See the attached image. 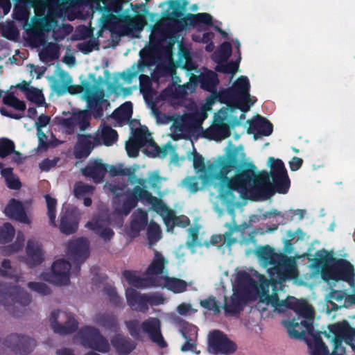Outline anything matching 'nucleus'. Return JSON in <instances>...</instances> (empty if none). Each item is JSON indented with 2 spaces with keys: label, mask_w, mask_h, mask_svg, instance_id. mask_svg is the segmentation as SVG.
I'll return each mask as SVG.
<instances>
[{
  "label": "nucleus",
  "mask_w": 355,
  "mask_h": 355,
  "mask_svg": "<svg viewBox=\"0 0 355 355\" xmlns=\"http://www.w3.org/2000/svg\"><path fill=\"white\" fill-rule=\"evenodd\" d=\"M67 256L71 262L64 259L56 260L52 264L51 272L42 274V279L55 285L62 286L69 284L70 275L78 277L81 265L89 256L88 241L81 237L69 241Z\"/></svg>",
  "instance_id": "1"
},
{
  "label": "nucleus",
  "mask_w": 355,
  "mask_h": 355,
  "mask_svg": "<svg viewBox=\"0 0 355 355\" xmlns=\"http://www.w3.org/2000/svg\"><path fill=\"white\" fill-rule=\"evenodd\" d=\"M245 159V154L243 152L242 146L230 148L226 153V157L218 159L216 162H213L206 168L205 176L206 180H220L225 184V188L222 186L220 190V196L225 200L234 198V192L235 190H231L230 184L232 178L227 177V175L233 168H240L241 162Z\"/></svg>",
  "instance_id": "2"
},
{
  "label": "nucleus",
  "mask_w": 355,
  "mask_h": 355,
  "mask_svg": "<svg viewBox=\"0 0 355 355\" xmlns=\"http://www.w3.org/2000/svg\"><path fill=\"white\" fill-rule=\"evenodd\" d=\"M59 76L64 83L56 81L53 84V90L58 95H63L66 92L71 94H79L85 92V98L87 103V107L92 112L95 119L101 118L103 115V103L105 100L104 91L96 85H92L89 83L85 81L81 85H69L72 78L69 74L64 71H60Z\"/></svg>",
  "instance_id": "3"
},
{
  "label": "nucleus",
  "mask_w": 355,
  "mask_h": 355,
  "mask_svg": "<svg viewBox=\"0 0 355 355\" xmlns=\"http://www.w3.org/2000/svg\"><path fill=\"white\" fill-rule=\"evenodd\" d=\"M257 255L265 266H271L268 272L275 286L286 279L297 277L296 262L293 258L275 252V249L268 245L260 247Z\"/></svg>",
  "instance_id": "4"
},
{
  "label": "nucleus",
  "mask_w": 355,
  "mask_h": 355,
  "mask_svg": "<svg viewBox=\"0 0 355 355\" xmlns=\"http://www.w3.org/2000/svg\"><path fill=\"white\" fill-rule=\"evenodd\" d=\"M284 307L293 310L298 315L297 320H284V326L286 328L290 337L293 338H303L305 334H313L314 327V309L305 300H299L293 298V300H284Z\"/></svg>",
  "instance_id": "5"
},
{
  "label": "nucleus",
  "mask_w": 355,
  "mask_h": 355,
  "mask_svg": "<svg viewBox=\"0 0 355 355\" xmlns=\"http://www.w3.org/2000/svg\"><path fill=\"white\" fill-rule=\"evenodd\" d=\"M166 3L168 5V8L165 12L164 18L169 21L171 26L177 31H182L189 26L213 25V18L207 12L188 13L183 17L189 4L187 0H168L167 2L161 3L159 6Z\"/></svg>",
  "instance_id": "6"
},
{
  "label": "nucleus",
  "mask_w": 355,
  "mask_h": 355,
  "mask_svg": "<svg viewBox=\"0 0 355 355\" xmlns=\"http://www.w3.org/2000/svg\"><path fill=\"white\" fill-rule=\"evenodd\" d=\"M270 173L266 171L257 173V167L252 162H241L240 168L236 171L230 184L231 190H235L241 195L259 191V188L270 182Z\"/></svg>",
  "instance_id": "7"
},
{
  "label": "nucleus",
  "mask_w": 355,
  "mask_h": 355,
  "mask_svg": "<svg viewBox=\"0 0 355 355\" xmlns=\"http://www.w3.org/2000/svg\"><path fill=\"white\" fill-rule=\"evenodd\" d=\"M257 282L248 273L238 275L237 288L230 299L225 296L223 308L226 315H234L243 311L245 304L252 299L256 291Z\"/></svg>",
  "instance_id": "8"
},
{
  "label": "nucleus",
  "mask_w": 355,
  "mask_h": 355,
  "mask_svg": "<svg viewBox=\"0 0 355 355\" xmlns=\"http://www.w3.org/2000/svg\"><path fill=\"white\" fill-rule=\"evenodd\" d=\"M319 262L322 265L321 276L324 280H343L348 283L354 281L355 269L347 259L330 256L321 258Z\"/></svg>",
  "instance_id": "9"
},
{
  "label": "nucleus",
  "mask_w": 355,
  "mask_h": 355,
  "mask_svg": "<svg viewBox=\"0 0 355 355\" xmlns=\"http://www.w3.org/2000/svg\"><path fill=\"white\" fill-rule=\"evenodd\" d=\"M129 334L136 340H141V329L147 334L152 342L156 343L160 348L167 347L161 333V322L157 318H149L141 324L137 319L129 320L125 322Z\"/></svg>",
  "instance_id": "10"
},
{
  "label": "nucleus",
  "mask_w": 355,
  "mask_h": 355,
  "mask_svg": "<svg viewBox=\"0 0 355 355\" xmlns=\"http://www.w3.org/2000/svg\"><path fill=\"white\" fill-rule=\"evenodd\" d=\"M139 201H146L156 209L164 210L166 208L162 200L153 196L144 188L135 186L132 190L128 191L121 207L116 208V211L119 214L128 216L132 209L137 206Z\"/></svg>",
  "instance_id": "11"
},
{
  "label": "nucleus",
  "mask_w": 355,
  "mask_h": 355,
  "mask_svg": "<svg viewBox=\"0 0 355 355\" xmlns=\"http://www.w3.org/2000/svg\"><path fill=\"white\" fill-rule=\"evenodd\" d=\"M31 302V296L24 289L11 283H0V304L9 310L12 306H26Z\"/></svg>",
  "instance_id": "12"
},
{
  "label": "nucleus",
  "mask_w": 355,
  "mask_h": 355,
  "mask_svg": "<svg viewBox=\"0 0 355 355\" xmlns=\"http://www.w3.org/2000/svg\"><path fill=\"white\" fill-rule=\"evenodd\" d=\"M329 332L334 334L332 338L334 349L331 355H344L345 349L343 346L345 340L347 343H350L355 337V329L352 327L349 323L343 320L329 326Z\"/></svg>",
  "instance_id": "13"
},
{
  "label": "nucleus",
  "mask_w": 355,
  "mask_h": 355,
  "mask_svg": "<svg viewBox=\"0 0 355 355\" xmlns=\"http://www.w3.org/2000/svg\"><path fill=\"white\" fill-rule=\"evenodd\" d=\"M78 336L81 340V344L86 348L101 353H107L110 349L108 340L95 327L85 326L81 328Z\"/></svg>",
  "instance_id": "14"
},
{
  "label": "nucleus",
  "mask_w": 355,
  "mask_h": 355,
  "mask_svg": "<svg viewBox=\"0 0 355 355\" xmlns=\"http://www.w3.org/2000/svg\"><path fill=\"white\" fill-rule=\"evenodd\" d=\"M227 110H220L214 116L212 125L203 132V137L216 141H222L230 136V125L226 123Z\"/></svg>",
  "instance_id": "15"
},
{
  "label": "nucleus",
  "mask_w": 355,
  "mask_h": 355,
  "mask_svg": "<svg viewBox=\"0 0 355 355\" xmlns=\"http://www.w3.org/2000/svg\"><path fill=\"white\" fill-rule=\"evenodd\" d=\"M16 3L12 11V18L18 21L23 22L24 26H30L29 17L30 8L44 9L46 0H14Z\"/></svg>",
  "instance_id": "16"
},
{
  "label": "nucleus",
  "mask_w": 355,
  "mask_h": 355,
  "mask_svg": "<svg viewBox=\"0 0 355 355\" xmlns=\"http://www.w3.org/2000/svg\"><path fill=\"white\" fill-rule=\"evenodd\" d=\"M3 345L16 354L26 355L36 346V341L26 336L11 334L3 341Z\"/></svg>",
  "instance_id": "17"
},
{
  "label": "nucleus",
  "mask_w": 355,
  "mask_h": 355,
  "mask_svg": "<svg viewBox=\"0 0 355 355\" xmlns=\"http://www.w3.org/2000/svg\"><path fill=\"white\" fill-rule=\"evenodd\" d=\"M209 345L216 354H227L236 350V345L218 330H214L210 334Z\"/></svg>",
  "instance_id": "18"
},
{
  "label": "nucleus",
  "mask_w": 355,
  "mask_h": 355,
  "mask_svg": "<svg viewBox=\"0 0 355 355\" xmlns=\"http://www.w3.org/2000/svg\"><path fill=\"white\" fill-rule=\"evenodd\" d=\"M60 313V310H54L51 313L49 321L53 331L60 335H68L76 331L78 322L74 317L70 313H66L67 321L62 324L58 321Z\"/></svg>",
  "instance_id": "19"
},
{
  "label": "nucleus",
  "mask_w": 355,
  "mask_h": 355,
  "mask_svg": "<svg viewBox=\"0 0 355 355\" xmlns=\"http://www.w3.org/2000/svg\"><path fill=\"white\" fill-rule=\"evenodd\" d=\"M79 225V214L76 208H67L60 214L59 229L61 233L71 235L76 233Z\"/></svg>",
  "instance_id": "20"
},
{
  "label": "nucleus",
  "mask_w": 355,
  "mask_h": 355,
  "mask_svg": "<svg viewBox=\"0 0 355 355\" xmlns=\"http://www.w3.org/2000/svg\"><path fill=\"white\" fill-rule=\"evenodd\" d=\"M98 146L95 136L89 134L77 135V141L74 145L73 155L76 159H83L89 157L95 146Z\"/></svg>",
  "instance_id": "21"
},
{
  "label": "nucleus",
  "mask_w": 355,
  "mask_h": 355,
  "mask_svg": "<svg viewBox=\"0 0 355 355\" xmlns=\"http://www.w3.org/2000/svg\"><path fill=\"white\" fill-rule=\"evenodd\" d=\"M149 136H150V135L148 130L146 126H144L136 128L132 132V139L143 147L146 146L153 147L154 148V151L150 153L152 157H155L160 155L165 156L166 155V150L161 149L152 138H148Z\"/></svg>",
  "instance_id": "22"
},
{
  "label": "nucleus",
  "mask_w": 355,
  "mask_h": 355,
  "mask_svg": "<svg viewBox=\"0 0 355 355\" xmlns=\"http://www.w3.org/2000/svg\"><path fill=\"white\" fill-rule=\"evenodd\" d=\"M80 171L85 177L92 178L96 183H100L103 180L107 172V165L103 163L102 159H97L94 161H90Z\"/></svg>",
  "instance_id": "23"
},
{
  "label": "nucleus",
  "mask_w": 355,
  "mask_h": 355,
  "mask_svg": "<svg viewBox=\"0 0 355 355\" xmlns=\"http://www.w3.org/2000/svg\"><path fill=\"white\" fill-rule=\"evenodd\" d=\"M120 20L122 24V31L125 35L136 32L139 33L147 24L145 15L140 14L135 16L123 15Z\"/></svg>",
  "instance_id": "24"
},
{
  "label": "nucleus",
  "mask_w": 355,
  "mask_h": 355,
  "mask_svg": "<svg viewBox=\"0 0 355 355\" xmlns=\"http://www.w3.org/2000/svg\"><path fill=\"white\" fill-rule=\"evenodd\" d=\"M167 259L157 250H155L152 261L146 268L144 275L146 277L160 278L167 275L166 266Z\"/></svg>",
  "instance_id": "25"
},
{
  "label": "nucleus",
  "mask_w": 355,
  "mask_h": 355,
  "mask_svg": "<svg viewBox=\"0 0 355 355\" xmlns=\"http://www.w3.org/2000/svg\"><path fill=\"white\" fill-rule=\"evenodd\" d=\"M42 244L34 239H28L26 244V262L30 268L40 265L44 261Z\"/></svg>",
  "instance_id": "26"
},
{
  "label": "nucleus",
  "mask_w": 355,
  "mask_h": 355,
  "mask_svg": "<svg viewBox=\"0 0 355 355\" xmlns=\"http://www.w3.org/2000/svg\"><path fill=\"white\" fill-rule=\"evenodd\" d=\"M128 305L132 311L146 313L149 308L147 304V294H141L132 288H128L125 291Z\"/></svg>",
  "instance_id": "27"
},
{
  "label": "nucleus",
  "mask_w": 355,
  "mask_h": 355,
  "mask_svg": "<svg viewBox=\"0 0 355 355\" xmlns=\"http://www.w3.org/2000/svg\"><path fill=\"white\" fill-rule=\"evenodd\" d=\"M110 343L119 355H128L137 347V343L134 340L119 332L111 338Z\"/></svg>",
  "instance_id": "28"
},
{
  "label": "nucleus",
  "mask_w": 355,
  "mask_h": 355,
  "mask_svg": "<svg viewBox=\"0 0 355 355\" xmlns=\"http://www.w3.org/2000/svg\"><path fill=\"white\" fill-rule=\"evenodd\" d=\"M248 123L249 127L247 132L248 134H254L255 138H257V135L269 136L272 132V124L260 115H257L254 119L248 121Z\"/></svg>",
  "instance_id": "29"
},
{
  "label": "nucleus",
  "mask_w": 355,
  "mask_h": 355,
  "mask_svg": "<svg viewBox=\"0 0 355 355\" xmlns=\"http://www.w3.org/2000/svg\"><path fill=\"white\" fill-rule=\"evenodd\" d=\"M250 85L247 76H241L234 82L231 87L232 90L235 96L239 100L240 103L243 105H250Z\"/></svg>",
  "instance_id": "30"
},
{
  "label": "nucleus",
  "mask_w": 355,
  "mask_h": 355,
  "mask_svg": "<svg viewBox=\"0 0 355 355\" xmlns=\"http://www.w3.org/2000/svg\"><path fill=\"white\" fill-rule=\"evenodd\" d=\"M153 288H166L174 293H183L187 290V284L184 280L169 277L167 275L160 278H155Z\"/></svg>",
  "instance_id": "31"
},
{
  "label": "nucleus",
  "mask_w": 355,
  "mask_h": 355,
  "mask_svg": "<svg viewBox=\"0 0 355 355\" xmlns=\"http://www.w3.org/2000/svg\"><path fill=\"white\" fill-rule=\"evenodd\" d=\"M212 94L215 95V97L217 98L218 101L220 103H225L230 106L232 111H233L234 109H239L242 112H246L250 110V105H243L240 103L231 87L218 93L216 90Z\"/></svg>",
  "instance_id": "32"
},
{
  "label": "nucleus",
  "mask_w": 355,
  "mask_h": 355,
  "mask_svg": "<svg viewBox=\"0 0 355 355\" xmlns=\"http://www.w3.org/2000/svg\"><path fill=\"white\" fill-rule=\"evenodd\" d=\"M119 135L114 129L110 125L104 124L100 125L98 132L95 135L97 145L111 146L118 141Z\"/></svg>",
  "instance_id": "33"
},
{
  "label": "nucleus",
  "mask_w": 355,
  "mask_h": 355,
  "mask_svg": "<svg viewBox=\"0 0 355 355\" xmlns=\"http://www.w3.org/2000/svg\"><path fill=\"white\" fill-rule=\"evenodd\" d=\"M4 212L11 219H15L23 223H28V218L22 203L12 198L6 205Z\"/></svg>",
  "instance_id": "34"
},
{
  "label": "nucleus",
  "mask_w": 355,
  "mask_h": 355,
  "mask_svg": "<svg viewBox=\"0 0 355 355\" xmlns=\"http://www.w3.org/2000/svg\"><path fill=\"white\" fill-rule=\"evenodd\" d=\"M196 81L200 83V87L211 94L214 93L219 83L218 75L211 70L200 73L198 76H193Z\"/></svg>",
  "instance_id": "35"
},
{
  "label": "nucleus",
  "mask_w": 355,
  "mask_h": 355,
  "mask_svg": "<svg viewBox=\"0 0 355 355\" xmlns=\"http://www.w3.org/2000/svg\"><path fill=\"white\" fill-rule=\"evenodd\" d=\"M123 276L130 285L137 288H153L155 285V278L141 277L135 270H125Z\"/></svg>",
  "instance_id": "36"
},
{
  "label": "nucleus",
  "mask_w": 355,
  "mask_h": 355,
  "mask_svg": "<svg viewBox=\"0 0 355 355\" xmlns=\"http://www.w3.org/2000/svg\"><path fill=\"white\" fill-rule=\"evenodd\" d=\"M181 333L186 342L181 347V351L186 352L191 351L196 354H200V351L197 350L195 340L197 338V331L195 326L187 324L181 329Z\"/></svg>",
  "instance_id": "37"
},
{
  "label": "nucleus",
  "mask_w": 355,
  "mask_h": 355,
  "mask_svg": "<svg viewBox=\"0 0 355 355\" xmlns=\"http://www.w3.org/2000/svg\"><path fill=\"white\" fill-rule=\"evenodd\" d=\"M96 321L101 327L114 333L119 332L121 330L118 318L114 314L100 313L96 316Z\"/></svg>",
  "instance_id": "38"
},
{
  "label": "nucleus",
  "mask_w": 355,
  "mask_h": 355,
  "mask_svg": "<svg viewBox=\"0 0 355 355\" xmlns=\"http://www.w3.org/2000/svg\"><path fill=\"white\" fill-rule=\"evenodd\" d=\"M130 230L132 232L138 234L147 226L148 218L146 211L138 209L132 216Z\"/></svg>",
  "instance_id": "39"
},
{
  "label": "nucleus",
  "mask_w": 355,
  "mask_h": 355,
  "mask_svg": "<svg viewBox=\"0 0 355 355\" xmlns=\"http://www.w3.org/2000/svg\"><path fill=\"white\" fill-rule=\"evenodd\" d=\"M270 177L271 184L275 187L277 193L286 194L288 191L291 182L287 172L272 175Z\"/></svg>",
  "instance_id": "40"
},
{
  "label": "nucleus",
  "mask_w": 355,
  "mask_h": 355,
  "mask_svg": "<svg viewBox=\"0 0 355 355\" xmlns=\"http://www.w3.org/2000/svg\"><path fill=\"white\" fill-rule=\"evenodd\" d=\"M86 227H89L105 241H110L114 234V231L111 228L103 227L102 223L97 220L87 222Z\"/></svg>",
  "instance_id": "41"
},
{
  "label": "nucleus",
  "mask_w": 355,
  "mask_h": 355,
  "mask_svg": "<svg viewBox=\"0 0 355 355\" xmlns=\"http://www.w3.org/2000/svg\"><path fill=\"white\" fill-rule=\"evenodd\" d=\"M164 223L168 229L173 230L175 226L186 227L190 224L189 218L186 216H177L171 210H168L164 218Z\"/></svg>",
  "instance_id": "42"
},
{
  "label": "nucleus",
  "mask_w": 355,
  "mask_h": 355,
  "mask_svg": "<svg viewBox=\"0 0 355 355\" xmlns=\"http://www.w3.org/2000/svg\"><path fill=\"white\" fill-rule=\"evenodd\" d=\"M313 337V341L312 343H309V347L311 349L312 355H331L329 354V349L325 343L323 342L320 333L316 334H312Z\"/></svg>",
  "instance_id": "43"
},
{
  "label": "nucleus",
  "mask_w": 355,
  "mask_h": 355,
  "mask_svg": "<svg viewBox=\"0 0 355 355\" xmlns=\"http://www.w3.org/2000/svg\"><path fill=\"white\" fill-rule=\"evenodd\" d=\"M239 62L240 60L234 61L232 60L230 62H215L217 64V65L215 67V70L216 71L219 73H222L224 74H231L232 76H234L239 69Z\"/></svg>",
  "instance_id": "44"
},
{
  "label": "nucleus",
  "mask_w": 355,
  "mask_h": 355,
  "mask_svg": "<svg viewBox=\"0 0 355 355\" xmlns=\"http://www.w3.org/2000/svg\"><path fill=\"white\" fill-rule=\"evenodd\" d=\"M103 3L104 8L107 12H114L119 14L122 12L123 5L126 3L125 0H97L96 5L97 8L100 7V3Z\"/></svg>",
  "instance_id": "45"
},
{
  "label": "nucleus",
  "mask_w": 355,
  "mask_h": 355,
  "mask_svg": "<svg viewBox=\"0 0 355 355\" xmlns=\"http://www.w3.org/2000/svg\"><path fill=\"white\" fill-rule=\"evenodd\" d=\"M232 53V48L230 42H223L218 50L213 54V60L215 62L227 61Z\"/></svg>",
  "instance_id": "46"
},
{
  "label": "nucleus",
  "mask_w": 355,
  "mask_h": 355,
  "mask_svg": "<svg viewBox=\"0 0 355 355\" xmlns=\"http://www.w3.org/2000/svg\"><path fill=\"white\" fill-rule=\"evenodd\" d=\"M132 114V103L126 101L114 110L112 116L117 120H128Z\"/></svg>",
  "instance_id": "47"
},
{
  "label": "nucleus",
  "mask_w": 355,
  "mask_h": 355,
  "mask_svg": "<svg viewBox=\"0 0 355 355\" xmlns=\"http://www.w3.org/2000/svg\"><path fill=\"white\" fill-rule=\"evenodd\" d=\"M15 143L12 140L8 138L0 139V158H5L12 153L20 157L21 153L15 151Z\"/></svg>",
  "instance_id": "48"
},
{
  "label": "nucleus",
  "mask_w": 355,
  "mask_h": 355,
  "mask_svg": "<svg viewBox=\"0 0 355 355\" xmlns=\"http://www.w3.org/2000/svg\"><path fill=\"white\" fill-rule=\"evenodd\" d=\"M139 87L140 91L143 94L145 100H148V98H153L154 91L152 87L151 80L148 76L144 74L140 75Z\"/></svg>",
  "instance_id": "49"
},
{
  "label": "nucleus",
  "mask_w": 355,
  "mask_h": 355,
  "mask_svg": "<svg viewBox=\"0 0 355 355\" xmlns=\"http://www.w3.org/2000/svg\"><path fill=\"white\" fill-rule=\"evenodd\" d=\"M15 230L10 223H5L0 227V243L10 242L15 236Z\"/></svg>",
  "instance_id": "50"
},
{
  "label": "nucleus",
  "mask_w": 355,
  "mask_h": 355,
  "mask_svg": "<svg viewBox=\"0 0 355 355\" xmlns=\"http://www.w3.org/2000/svg\"><path fill=\"white\" fill-rule=\"evenodd\" d=\"M47 206V214L49 218V223L53 227H56V205L57 200L55 198L51 197L49 194L45 196Z\"/></svg>",
  "instance_id": "51"
},
{
  "label": "nucleus",
  "mask_w": 355,
  "mask_h": 355,
  "mask_svg": "<svg viewBox=\"0 0 355 355\" xmlns=\"http://www.w3.org/2000/svg\"><path fill=\"white\" fill-rule=\"evenodd\" d=\"M282 283L278 284L275 286V285L272 283V290L273 293L272 295H270L269 293L268 295H266L261 300V301L266 302V304H270L272 306H273L275 309L280 308L282 306L284 307L283 301H280L278 297V294L277 293V286L279 285L282 286Z\"/></svg>",
  "instance_id": "52"
},
{
  "label": "nucleus",
  "mask_w": 355,
  "mask_h": 355,
  "mask_svg": "<svg viewBox=\"0 0 355 355\" xmlns=\"http://www.w3.org/2000/svg\"><path fill=\"white\" fill-rule=\"evenodd\" d=\"M58 125L64 129L68 135H72L74 132L76 125L75 113L69 118L57 117L55 119Z\"/></svg>",
  "instance_id": "53"
},
{
  "label": "nucleus",
  "mask_w": 355,
  "mask_h": 355,
  "mask_svg": "<svg viewBox=\"0 0 355 355\" xmlns=\"http://www.w3.org/2000/svg\"><path fill=\"white\" fill-rule=\"evenodd\" d=\"M259 281L260 283L259 284L257 283L256 291L252 294V299L256 295H259L260 300H261L269 293V286L270 285L272 286V279L268 280L263 276H261Z\"/></svg>",
  "instance_id": "54"
},
{
  "label": "nucleus",
  "mask_w": 355,
  "mask_h": 355,
  "mask_svg": "<svg viewBox=\"0 0 355 355\" xmlns=\"http://www.w3.org/2000/svg\"><path fill=\"white\" fill-rule=\"evenodd\" d=\"M200 304L202 308L208 311H212L215 315L219 314L220 312L221 307L220 303L213 295H210L207 299L200 300Z\"/></svg>",
  "instance_id": "55"
},
{
  "label": "nucleus",
  "mask_w": 355,
  "mask_h": 355,
  "mask_svg": "<svg viewBox=\"0 0 355 355\" xmlns=\"http://www.w3.org/2000/svg\"><path fill=\"white\" fill-rule=\"evenodd\" d=\"M103 293L108 297L109 301L116 306H120L123 300L117 294L116 288L111 285H106L103 288Z\"/></svg>",
  "instance_id": "56"
},
{
  "label": "nucleus",
  "mask_w": 355,
  "mask_h": 355,
  "mask_svg": "<svg viewBox=\"0 0 355 355\" xmlns=\"http://www.w3.org/2000/svg\"><path fill=\"white\" fill-rule=\"evenodd\" d=\"M40 55L42 60L53 61L58 58L59 49L55 44H49Z\"/></svg>",
  "instance_id": "57"
},
{
  "label": "nucleus",
  "mask_w": 355,
  "mask_h": 355,
  "mask_svg": "<svg viewBox=\"0 0 355 355\" xmlns=\"http://www.w3.org/2000/svg\"><path fill=\"white\" fill-rule=\"evenodd\" d=\"M26 98L36 103L38 106H42L45 102L44 96L41 90L31 87L30 90L26 95Z\"/></svg>",
  "instance_id": "58"
},
{
  "label": "nucleus",
  "mask_w": 355,
  "mask_h": 355,
  "mask_svg": "<svg viewBox=\"0 0 355 355\" xmlns=\"http://www.w3.org/2000/svg\"><path fill=\"white\" fill-rule=\"evenodd\" d=\"M76 125H78L81 131H85L89 125V114L87 110L75 113Z\"/></svg>",
  "instance_id": "59"
},
{
  "label": "nucleus",
  "mask_w": 355,
  "mask_h": 355,
  "mask_svg": "<svg viewBox=\"0 0 355 355\" xmlns=\"http://www.w3.org/2000/svg\"><path fill=\"white\" fill-rule=\"evenodd\" d=\"M225 226L228 227V230L223 235H222L223 237V243L227 246L230 247L237 241V239L232 237V235L235 232L240 230V227L236 224L232 226L229 223H226Z\"/></svg>",
  "instance_id": "60"
},
{
  "label": "nucleus",
  "mask_w": 355,
  "mask_h": 355,
  "mask_svg": "<svg viewBox=\"0 0 355 355\" xmlns=\"http://www.w3.org/2000/svg\"><path fill=\"white\" fill-rule=\"evenodd\" d=\"M268 163L271 169L270 172V175L287 172L284 162L279 159H275L273 157H270Z\"/></svg>",
  "instance_id": "61"
},
{
  "label": "nucleus",
  "mask_w": 355,
  "mask_h": 355,
  "mask_svg": "<svg viewBox=\"0 0 355 355\" xmlns=\"http://www.w3.org/2000/svg\"><path fill=\"white\" fill-rule=\"evenodd\" d=\"M24 236L22 233L17 234V241L15 243L5 247V255H10L22 249L24 246Z\"/></svg>",
  "instance_id": "62"
},
{
  "label": "nucleus",
  "mask_w": 355,
  "mask_h": 355,
  "mask_svg": "<svg viewBox=\"0 0 355 355\" xmlns=\"http://www.w3.org/2000/svg\"><path fill=\"white\" fill-rule=\"evenodd\" d=\"M147 236L150 243H156L161 238V230L157 223H150L147 229Z\"/></svg>",
  "instance_id": "63"
},
{
  "label": "nucleus",
  "mask_w": 355,
  "mask_h": 355,
  "mask_svg": "<svg viewBox=\"0 0 355 355\" xmlns=\"http://www.w3.org/2000/svg\"><path fill=\"white\" fill-rule=\"evenodd\" d=\"M94 187L83 182H77L74 184L73 193L78 198H82L84 195L93 192Z\"/></svg>",
  "instance_id": "64"
}]
</instances>
